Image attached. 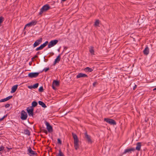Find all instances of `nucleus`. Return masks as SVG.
I'll list each match as a JSON object with an SVG mask.
<instances>
[{"instance_id":"nucleus-42","label":"nucleus","mask_w":156,"mask_h":156,"mask_svg":"<svg viewBox=\"0 0 156 156\" xmlns=\"http://www.w3.org/2000/svg\"><path fill=\"white\" fill-rule=\"evenodd\" d=\"M39 50H41V49H40V48H39V47L37 48L36 49V51H37Z\"/></svg>"},{"instance_id":"nucleus-19","label":"nucleus","mask_w":156,"mask_h":156,"mask_svg":"<svg viewBox=\"0 0 156 156\" xmlns=\"http://www.w3.org/2000/svg\"><path fill=\"white\" fill-rule=\"evenodd\" d=\"M17 87H18L17 85H15L13 86L12 88V89H11V93H13L15 92L16 91V90L17 88Z\"/></svg>"},{"instance_id":"nucleus-40","label":"nucleus","mask_w":156,"mask_h":156,"mask_svg":"<svg viewBox=\"0 0 156 156\" xmlns=\"http://www.w3.org/2000/svg\"><path fill=\"white\" fill-rule=\"evenodd\" d=\"M39 48H40V49H41V50L44 47L42 46V45H41L39 47Z\"/></svg>"},{"instance_id":"nucleus-8","label":"nucleus","mask_w":156,"mask_h":156,"mask_svg":"<svg viewBox=\"0 0 156 156\" xmlns=\"http://www.w3.org/2000/svg\"><path fill=\"white\" fill-rule=\"evenodd\" d=\"M135 151V149L134 148H131L125 149L124 152L123 153V154H125L126 153H131L132 151Z\"/></svg>"},{"instance_id":"nucleus-44","label":"nucleus","mask_w":156,"mask_h":156,"mask_svg":"<svg viewBox=\"0 0 156 156\" xmlns=\"http://www.w3.org/2000/svg\"><path fill=\"white\" fill-rule=\"evenodd\" d=\"M37 57H38V56L37 55H35L32 59H34Z\"/></svg>"},{"instance_id":"nucleus-43","label":"nucleus","mask_w":156,"mask_h":156,"mask_svg":"<svg viewBox=\"0 0 156 156\" xmlns=\"http://www.w3.org/2000/svg\"><path fill=\"white\" fill-rule=\"evenodd\" d=\"M6 148H7L8 149V151H9V150H11V149H12V148H9V147H7Z\"/></svg>"},{"instance_id":"nucleus-11","label":"nucleus","mask_w":156,"mask_h":156,"mask_svg":"<svg viewBox=\"0 0 156 156\" xmlns=\"http://www.w3.org/2000/svg\"><path fill=\"white\" fill-rule=\"evenodd\" d=\"M37 23V21L36 20L32 21L30 22L29 23L27 24L25 26V28L26 27H30L32 26L35 25Z\"/></svg>"},{"instance_id":"nucleus-27","label":"nucleus","mask_w":156,"mask_h":156,"mask_svg":"<svg viewBox=\"0 0 156 156\" xmlns=\"http://www.w3.org/2000/svg\"><path fill=\"white\" fill-rule=\"evenodd\" d=\"M4 20V18L2 16H0V27L1 26V24Z\"/></svg>"},{"instance_id":"nucleus-10","label":"nucleus","mask_w":156,"mask_h":156,"mask_svg":"<svg viewBox=\"0 0 156 156\" xmlns=\"http://www.w3.org/2000/svg\"><path fill=\"white\" fill-rule=\"evenodd\" d=\"M42 38H40L39 39L36 40L33 44L34 47H36L40 44L42 41Z\"/></svg>"},{"instance_id":"nucleus-12","label":"nucleus","mask_w":156,"mask_h":156,"mask_svg":"<svg viewBox=\"0 0 156 156\" xmlns=\"http://www.w3.org/2000/svg\"><path fill=\"white\" fill-rule=\"evenodd\" d=\"M88 76L87 75L84 73H78L76 76V78L77 79L81 78V77H87Z\"/></svg>"},{"instance_id":"nucleus-9","label":"nucleus","mask_w":156,"mask_h":156,"mask_svg":"<svg viewBox=\"0 0 156 156\" xmlns=\"http://www.w3.org/2000/svg\"><path fill=\"white\" fill-rule=\"evenodd\" d=\"M45 125L46 126L47 129L49 132H51L53 131V129L52 126L48 122H45Z\"/></svg>"},{"instance_id":"nucleus-28","label":"nucleus","mask_w":156,"mask_h":156,"mask_svg":"<svg viewBox=\"0 0 156 156\" xmlns=\"http://www.w3.org/2000/svg\"><path fill=\"white\" fill-rule=\"evenodd\" d=\"M24 132V133L26 134H27V135H30V132L27 129L25 130Z\"/></svg>"},{"instance_id":"nucleus-25","label":"nucleus","mask_w":156,"mask_h":156,"mask_svg":"<svg viewBox=\"0 0 156 156\" xmlns=\"http://www.w3.org/2000/svg\"><path fill=\"white\" fill-rule=\"evenodd\" d=\"M37 102L36 101H33L32 103V107L33 108V107H35L37 106Z\"/></svg>"},{"instance_id":"nucleus-5","label":"nucleus","mask_w":156,"mask_h":156,"mask_svg":"<svg viewBox=\"0 0 156 156\" xmlns=\"http://www.w3.org/2000/svg\"><path fill=\"white\" fill-rule=\"evenodd\" d=\"M104 121L111 125H115L116 122L113 119L108 118L104 119Z\"/></svg>"},{"instance_id":"nucleus-38","label":"nucleus","mask_w":156,"mask_h":156,"mask_svg":"<svg viewBox=\"0 0 156 156\" xmlns=\"http://www.w3.org/2000/svg\"><path fill=\"white\" fill-rule=\"evenodd\" d=\"M43 132L45 134H47L48 132V131L46 130H43Z\"/></svg>"},{"instance_id":"nucleus-13","label":"nucleus","mask_w":156,"mask_h":156,"mask_svg":"<svg viewBox=\"0 0 156 156\" xmlns=\"http://www.w3.org/2000/svg\"><path fill=\"white\" fill-rule=\"evenodd\" d=\"M28 151L29 152L28 154L30 156H31V154L35 155L37 154L36 152L33 151L30 147H29L28 149Z\"/></svg>"},{"instance_id":"nucleus-37","label":"nucleus","mask_w":156,"mask_h":156,"mask_svg":"<svg viewBox=\"0 0 156 156\" xmlns=\"http://www.w3.org/2000/svg\"><path fill=\"white\" fill-rule=\"evenodd\" d=\"M9 106H10V105L9 104H7L5 105V107L6 108H7L9 107Z\"/></svg>"},{"instance_id":"nucleus-36","label":"nucleus","mask_w":156,"mask_h":156,"mask_svg":"<svg viewBox=\"0 0 156 156\" xmlns=\"http://www.w3.org/2000/svg\"><path fill=\"white\" fill-rule=\"evenodd\" d=\"M4 147L2 146L0 147V151H1L4 150Z\"/></svg>"},{"instance_id":"nucleus-24","label":"nucleus","mask_w":156,"mask_h":156,"mask_svg":"<svg viewBox=\"0 0 156 156\" xmlns=\"http://www.w3.org/2000/svg\"><path fill=\"white\" fill-rule=\"evenodd\" d=\"M99 23H100V21H99V20H96L94 23V26L99 27Z\"/></svg>"},{"instance_id":"nucleus-21","label":"nucleus","mask_w":156,"mask_h":156,"mask_svg":"<svg viewBox=\"0 0 156 156\" xmlns=\"http://www.w3.org/2000/svg\"><path fill=\"white\" fill-rule=\"evenodd\" d=\"M38 103L39 105L41 106L42 107L45 108L47 107L45 104L42 101H38Z\"/></svg>"},{"instance_id":"nucleus-39","label":"nucleus","mask_w":156,"mask_h":156,"mask_svg":"<svg viewBox=\"0 0 156 156\" xmlns=\"http://www.w3.org/2000/svg\"><path fill=\"white\" fill-rule=\"evenodd\" d=\"M55 85H53V84H52V88L54 90H55L56 89V87L54 86Z\"/></svg>"},{"instance_id":"nucleus-35","label":"nucleus","mask_w":156,"mask_h":156,"mask_svg":"<svg viewBox=\"0 0 156 156\" xmlns=\"http://www.w3.org/2000/svg\"><path fill=\"white\" fill-rule=\"evenodd\" d=\"M49 69V67L47 68H45L44 69L43 71H44L45 72H46Z\"/></svg>"},{"instance_id":"nucleus-41","label":"nucleus","mask_w":156,"mask_h":156,"mask_svg":"<svg viewBox=\"0 0 156 156\" xmlns=\"http://www.w3.org/2000/svg\"><path fill=\"white\" fill-rule=\"evenodd\" d=\"M137 86V85H135V86H134V87H133V90H135L136 89V88Z\"/></svg>"},{"instance_id":"nucleus-7","label":"nucleus","mask_w":156,"mask_h":156,"mask_svg":"<svg viewBox=\"0 0 156 156\" xmlns=\"http://www.w3.org/2000/svg\"><path fill=\"white\" fill-rule=\"evenodd\" d=\"M39 73L37 72L31 73L28 74V76L31 78H35L37 77L39 75Z\"/></svg>"},{"instance_id":"nucleus-17","label":"nucleus","mask_w":156,"mask_h":156,"mask_svg":"<svg viewBox=\"0 0 156 156\" xmlns=\"http://www.w3.org/2000/svg\"><path fill=\"white\" fill-rule=\"evenodd\" d=\"M12 96H9V97H6V98H4L3 99H2L0 100V102H3L9 100L11 98H12Z\"/></svg>"},{"instance_id":"nucleus-3","label":"nucleus","mask_w":156,"mask_h":156,"mask_svg":"<svg viewBox=\"0 0 156 156\" xmlns=\"http://www.w3.org/2000/svg\"><path fill=\"white\" fill-rule=\"evenodd\" d=\"M27 110V113L28 114L29 116H33L34 115V113L33 112L34 111V108L32 107H28Z\"/></svg>"},{"instance_id":"nucleus-26","label":"nucleus","mask_w":156,"mask_h":156,"mask_svg":"<svg viewBox=\"0 0 156 156\" xmlns=\"http://www.w3.org/2000/svg\"><path fill=\"white\" fill-rule=\"evenodd\" d=\"M57 156H65L63 153L61 151V150H59V153Z\"/></svg>"},{"instance_id":"nucleus-31","label":"nucleus","mask_w":156,"mask_h":156,"mask_svg":"<svg viewBox=\"0 0 156 156\" xmlns=\"http://www.w3.org/2000/svg\"><path fill=\"white\" fill-rule=\"evenodd\" d=\"M48 41H46L44 43L41 44L42 45V46L44 48L48 44Z\"/></svg>"},{"instance_id":"nucleus-32","label":"nucleus","mask_w":156,"mask_h":156,"mask_svg":"<svg viewBox=\"0 0 156 156\" xmlns=\"http://www.w3.org/2000/svg\"><path fill=\"white\" fill-rule=\"evenodd\" d=\"M40 92H42L43 91V88L42 86L40 87L38 90Z\"/></svg>"},{"instance_id":"nucleus-15","label":"nucleus","mask_w":156,"mask_h":156,"mask_svg":"<svg viewBox=\"0 0 156 156\" xmlns=\"http://www.w3.org/2000/svg\"><path fill=\"white\" fill-rule=\"evenodd\" d=\"M85 136L86 138L87 139L89 143H91L92 141L90 139V136L88 135L87 132H86L84 133Z\"/></svg>"},{"instance_id":"nucleus-45","label":"nucleus","mask_w":156,"mask_h":156,"mask_svg":"<svg viewBox=\"0 0 156 156\" xmlns=\"http://www.w3.org/2000/svg\"><path fill=\"white\" fill-rule=\"evenodd\" d=\"M96 83L95 82V83H93V85L94 86L95 84H96Z\"/></svg>"},{"instance_id":"nucleus-48","label":"nucleus","mask_w":156,"mask_h":156,"mask_svg":"<svg viewBox=\"0 0 156 156\" xmlns=\"http://www.w3.org/2000/svg\"><path fill=\"white\" fill-rule=\"evenodd\" d=\"M63 1H66V0H62Z\"/></svg>"},{"instance_id":"nucleus-34","label":"nucleus","mask_w":156,"mask_h":156,"mask_svg":"<svg viewBox=\"0 0 156 156\" xmlns=\"http://www.w3.org/2000/svg\"><path fill=\"white\" fill-rule=\"evenodd\" d=\"M7 116V115H4V116H3L2 118L0 119V121H2V120H3Z\"/></svg>"},{"instance_id":"nucleus-2","label":"nucleus","mask_w":156,"mask_h":156,"mask_svg":"<svg viewBox=\"0 0 156 156\" xmlns=\"http://www.w3.org/2000/svg\"><path fill=\"white\" fill-rule=\"evenodd\" d=\"M51 7L48 4L44 5L41 9L39 13V15H41L44 12H45L49 9Z\"/></svg>"},{"instance_id":"nucleus-18","label":"nucleus","mask_w":156,"mask_h":156,"mask_svg":"<svg viewBox=\"0 0 156 156\" xmlns=\"http://www.w3.org/2000/svg\"><path fill=\"white\" fill-rule=\"evenodd\" d=\"M144 54L146 55H147L149 53V48L147 46L143 51Z\"/></svg>"},{"instance_id":"nucleus-30","label":"nucleus","mask_w":156,"mask_h":156,"mask_svg":"<svg viewBox=\"0 0 156 156\" xmlns=\"http://www.w3.org/2000/svg\"><path fill=\"white\" fill-rule=\"evenodd\" d=\"M48 41H46L44 43L41 44L42 45V46L44 48L48 44Z\"/></svg>"},{"instance_id":"nucleus-1","label":"nucleus","mask_w":156,"mask_h":156,"mask_svg":"<svg viewBox=\"0 0 156 156\" xmlns=\"http://www.w3.org/2000/svg\"><path fill=\"white\" fill-rule=\"evenodd\" d=\"M72 135L74 139V147L75 149L77 150L79 147L78 137L76 134L73 133H72Z\"/></svg>"},{"instance_id":"nucleus-22","label":"nucleus","mask_w":156,"mask_h":156,"mask_svg":"<svg viewBox=\"0 0 156 156\" xmlns=\"http://www.w3.org/2000/svg\"><path fill=\"white\" fill-rule=\"evenodd\" d=\"M89 51L90 53L92 55H94V47H91L89 49Z\"/></svg>"},{"instance_id":"nucleus-6","label":"nucleus","mask_w":156,"mask_h":156,"mask_svg":"<svg viewBox=\"0 0 156 156\" xmlns=\"http://www.w3.org/2000/svg\"><path fill=\"white\" fill-rule=\"evenodd\" d=\"M21 119L22 120H25L27 119V113L24 110H22L21 113Z\"/></svg>"},{"instance_id":"nucleus-16","label":"nucleus","mask_w":156,"mask_h":156,"mask_svg":"<svg viewBox=\"0 0 156 156\" xmlns=\"http://www.w3.org/2000/svg\"><path fill=\"white\" fill-rule=\"evenodd\" d=\"M136 150L138 151H140V150L141 147V142H138L136 144Z\"/></svg>"},{"instance_id":"nucleus-20","label":"nucleus","mask_w":156,"mask_h":156,"mask_svg":"<svg viewBox=\"0 0 156 156\" xmlns=\"http://www.w3.org/2000/svg\"><path fill=\"white\" fill-rule=\"evenodd\" d=\"M84 70L86 72H91L93 71L92 69L89 67H87L84 69Z\"/></svg>"},{"instance_id":"nucleus-4","label":"nucleus","mask_w":156,"mask_h":156,"mask_svg":"<svg viewBox=\"0 0 156 156\" xmlns=\"http://www.w3.org/2000/svg\"><path fill=\"white\" fill-rule=\"evenodd\" d=\"M58 42L57 40L51 41L48 45V48H50L56 44Z\"/></svg>"},{"instance_id":"nucleus-47","label":"nucleus","mask_w":156,"mask_h":156,"mask_svg":"<svg viewBox=\"0 0 156 156\" xmlns=\"http://www.w3.org/2000/svg\"><path fill=\"white\" fill-rule=\"evenodd\" d=\"M39 54V52H37V54Z\"/></svg>"},{"instance_id":"nucleus-23","label":"nucleus","mask_w":156,"mask_h":156,"mask_svg":"<svg viewBox=\"0 0 156 156\" xmlns=\"http://www.w3.org/2000/svg\"><path fill=\"white\" fill-rule=\"evenodd\" d=\"M52 84L56 86H58L59 85V81L54 80L53 81Z\"/></svg>"},{"instance_id":"nucleus-14","label":"nucleus","mask_w":156,"mask_h":156,"mask_svg":"<svg viewBox=\"0 0 156 156\" xmlns=\"http://www.w3.org/2000/svg\"><path fill=\"white\" fill-rule=\"evenodd\" d=\"M61 54H59L56 58L55 59V61H54V63H53V65L54 66L57 63H58L60 61L61 59Z\"/></svg>"},{"instance_id":"nucleus-46","label":"nucleus","mask_w":156,"mask_h":156,"mask_svg":"<svg viewBox=\"0 0 156 156\" xmlns=\"http://www.w3.org/2000/svg\"><path fill=\"white\" fill-rule=\"evenodd\" d=\"M156 90V87L154 88L153 89V90Z\"/></svg>"},{"instance_id":"nucleus-29","label":"nucleus","mask_w":156,"mask_h":156,"mask_svg":"<svg viewBox=\"0 0 156 156\" xmlns=\"http://www.w3.org/2000/svg\"><path fill=\"white\" fill-rule=\"evenodd\" d=\"M38 83H36L33 85V87L34 88H37L38 87Z\"/></svg>"},{"instance_id":"nucleus-33","label":"nucleus","mask_w":156,"mask_h":156,"mask_svg":"<svg viewBox=\"0 0 156 156\" xmlns=\"http://www.w3.org/2000/svg\"><path fill=\"white\" fill-rule=\"evenodd\" d=\"M57 141H58V144H62V141L59 138L58 139Z\"/></svg>"}]
</instances>
